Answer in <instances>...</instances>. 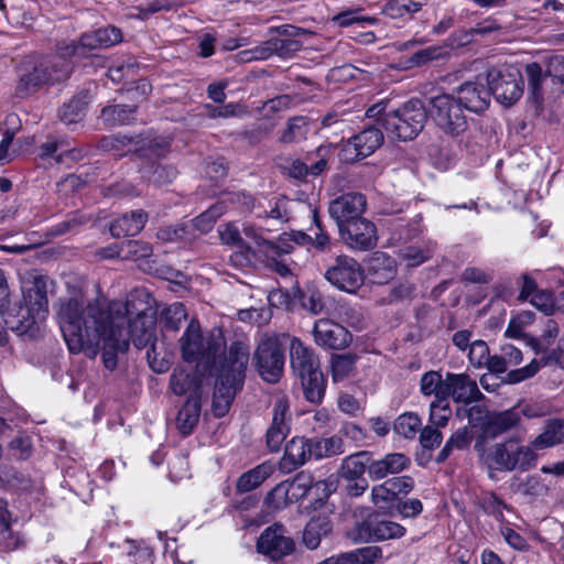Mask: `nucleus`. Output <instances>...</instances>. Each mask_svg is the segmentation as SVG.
Listing matches in <instances>:
<instances>
[{
	"label": "nucleus",
	"mask_w": 564,
	"mask_h": 564,
	"mask_svg": "<svg viewBox=\"0 0 564 564\" xmlns=\"http://www.w3.org/2000/svg\"><path fill=\"white\" fill-rule=\"evenodd\" d=\"M420 391L424 397H434V400H445V378L440 371L424 372L420 380Z\"/></svg>",
	"instance_id": "nucleus-43"
},
{
	"label": "nucleus",
	"mask_w": 564,
	"mask_h": 564,
	"mask_svg": "<svg viewBox=\"0 0 564 564\" xmlns=\"http://www.w3.org/2000/svg\"><path fill=\"white\" fill-rule=\"evenodd\" d=\"M368 274L376 284H386L395 275V261L384 252H375L368 262Z\"/></svg>",
	"instance_id": "nucleus-30"
},
{
	"label": "nucleus",
	"mask_w": 564,
	"mask_h": 564,
	"mask_svg": "<svg viewBox=\"0 0 564 564\" xmlns=\"http://www.w3.org/2000/svg\"><path fill=\"white\" fill-rule=\"evenodd\" d=\"M541 355L542 356L540 359H533L527 366L509 371L505 382L509 384H516L534 377L542 367L554 366V364L551 361V356L547 352V349Z\"/></svg>",
	"instance_id": "nucleus-40"
},
{
	"label": "nucleus",
	"mask_w": 564,
	"mask_h": 564,
	"mask_svg": "<svg viewBox=\"0 0 564 564\" xmlns=\"http://www.w3.org/2000/svg\"><path fill=\"white\" fill-rule=\"evenodd\" d=\"M529 94L534 102L540 105L543 100L542 83L544 79L543 69L538 63H530L525 66Z\"/></svg>",
	"instance_id": "nucleus-52"
},
{
	"label": "nucleus",
	"mask_w": 564,
	"mask_h": 564,
	"mask_svg": "<svg viewBox=\"0 0 564 564\" xmlns=\"http://www.w3.org/2000/svg\"><path fill=\"white\" fill-rule=\"evenodd\" d=\"M312 457L310 438L293 437L285 445L281 466L283 469L291 471L304 465Z\"/></svg>",
	"instance_id": "nucleus-26"
},
{
	"label": "nucleus",
	"mask_w": 564,
	"mask_h": 564,
	"mask_svg": "<svg viewBox=\"0 0 564 564\" xmlns=\"http://www.w3.org/2000/svg\"><path fill=\"white\" fill-rule=\"evenodd\" d=\"M356 355L340 354L332 356V377L335 382L346 379L354 370Z\"/></svg>",
	"instance_id": "nucleus-53"
},
{
	"label": "nucleus",
	"mask_w": 564,
	"mask_h": 564,
	"mask_svg": "<svg viewBox=\"0 0 564 564\" xmlns=\"http://www.w3.org/2000/svg\"><path fill=\"white\" fill-rule=\"evenodd\" d=\"M128 333L127 338L131 339L135 348H147V358L153 371L161 373L169 369V362L160 358L161 352L158 351L154 316L129 319Z\"/></svg>",
	"instance_id": "nucleus-9"
},
{
	"label": "nucleus",
	"mask_w": 564,
	"mask_h": 564,
	"mask_svg": "<svg viewBox=\"0 0 564 564\" xmlns=\"http://www.w3.org/2000/svg\"><path fill=\"white\" fill-rule=\"evenodd\" d=\"M148 294L143 291L131 292L126 302H110L105 304L99 300H93L91 302H98L102 310L109 314V321H115L121 328H123L124 317L141 318L143 316H154L150 303L147 301ZM86 302H89L86 300Z\"/></svg>",
	"instance_id": "nucleus-13"
},
{
	"label": "nucleus",
	"mask_w": 564,
	"mask_h": 564,
	"mask_svg": "<svg viewBox=\"0 0 564 564\" xmlns=\"http://www.w3.org/2000/svg\"><path fill=\"white\" fill-rule=\"evenodd\" d=\"M473 441V434L468 430V427L464 426L456 430L449 438L446 441L443 448L440 451L437 456L435 457V462L437 464L444 463L454 451H464L467 449Z\"/></svg>",
	"instance_id": "nucleus-38"
},
{
	"label": "nucleus",
	"mask_w": 564,
	"mask_h": 564,
	"mask_svg": "<svg viewBox=\"0 0 564 564\" xmlns=\"http://www.w3.org/2000/svg\"><path fill=\"white\" fill-rule=\"evenodd\" d=\"M411 464L410 458L402 453H390L378 460H371L369 466V478L380 480L390 474H399Z\"/></svg>",
	"instance_id": "nucleus-28"
},
{
	"label": "nucleus",
	"mask_w": 564,
	"mask_h": 564,
	"mask_svg": "<svg viewBox=\"0 0 564 564\" xmlns=\"http://www.w3.org/2000/svg\"><path fill=\"white\" fill-rule=\"evenodd\" d=\"M102 48L96 31L84 33L77 43L69 47V54L78 57L88 56L87 52L93 50Z\"/></svg>",
	"instance_id": "nucleus-60"
},
{
	"label": "nucleus",
	"mask_w": 564,
	"mask_h": 564,
	"mask_svg": "<svg viewBox=\"0 0 564 564\" xmlns=\"http://www.w3.org/2000/svg\"><path fill=\"white\" fill-rule=\"evenodd\" d=\"M133 151H135L140 158L147 160V162H154V159L164 158L170 151V144L167 141L163 139H153L147 142H140L134 145Z\"/></svg>",
	"instance_id": "nucleus-48"
},
{
	"label": "nucleus",
	"mask_w": 564,
	"mask_h": 564,
	"mask_svg": "<svg viewBox=\"0 0 564 564\" xmlns=\"http://www.w3.org/2000/svg\"><path fill=\"white\" fill-rule=\"evenodd\" d=\"M284 348L275 337L262 338L253 354L259 376L269 383H276L284 369Z\"/></svg>",
	"instance_id": "nucleus-10"
},
{
	"label": "nucleus",
	"mask_w": 564,
	"mask_h": 564,
	"mask_svg": "<svg viewBox=\"0 0 564 564\" xmlns=\"http://www.w3.org/2000/svg\"><path fill=\"white\" fill-rule=\"evenodd\" d=\"M485 78L477 76L474 82H465L455 89V97L463 107L471 112L480 113L490 105L491 91L489 86H485Z\"/></svg>",
	"instance_id": "nucleus-20"
},
{
	"label": "nucleus",
	"mask_w": 564,
	"mask_h": 564,
	"mask_svg": "<svg viewBox=\"0 0 564 564\" xmlns=\"http://www.w3.org/2000/svg\"><path fill=\"white\" fill-rule=\"evenodd\" d=\"M447 51L443 46H429L413 53L409 59V67H420L432 61L446 57Z\"/></svg>",
	"instance_id": "nucleus-58"
},
{
	"label": "nucleus",
	"mask_w": 564,
	"mask_h": 564,
	"mask_svg": "<svg viewBox=\"0 0 564 564\" xmlns=\"http://www.w3.org/2000/svg\"><path fill=\"white\" fill-rule=\"evenodd\" d=\"M490 356L489 347L484 340H475L469 346L468 359L473 367L481 369Z\"/></svg>",
	"instance_id": "nucleus-64"
},
{
	"label": "nucleus",
	"mask_w": 564,
	"mask_h": 564,
	"mask_svg": "<svg viewBox=\"0 0 564 564\" xmlns=\"http://www.w3.org/2000/svg\"><path fill=\"white\" fill-rule=\"evenodd\" d=\"M427 110L419 99H411L402 107L382 117V128L388 135L400 141L413 140L423 130Z\"/></svg>",
	"instance_id": "nucleus-4"
},
{
	"label": "nucleus",
	"mask_w": 564,
	"mask_h": 564,
	"mask_svg": "<svg viewBox=\"0 0 564 564\" xmlns=\"http://www.w3.org/2000/svg\"><path fill=\"white\" fill-rule=\"evenodd\" d=\"M284 481L293 503L306 497L314 484L313 477L305 473H299L294 478Z\"/></svg>",
	"instance_id": "nucleus-51"
},
{
	"label": "nucleus",
	"mask_w": 564,
	"mask_h": 564,
	"mask_svg": "<svg viewBox=\"0 0 564 564\" xmlns=\"http://www.w3.org/2000/svg\"><path fill=\"white\" fill-rule=\"evenodd\" d=\"M404 534V527L394 521L380 520L375 512L369 513L361 520L355 521L346 532L347 539L354 544L399 539Z\"/></svg>",
	"instance_id": "nucleus-7"
},
{
	"label": "nucleus",
	"mask_w": 564,
	"mask_h": 564,
	"mask_svg": "<svg viewBox=\"0 0 564 564\" xmlns=\"http://www.w3.org/2000/svg\"><path fill=\"white\" fill-rule=\"evenodd\" d=\"M383 142L380 128L369 127L351 137L341 148V160L355 162L371 155Z\"/></svg>",
	"instance_id": "nucleus-14"
},
{
	"label": "nucleus",
	"mask_w": 564,
	"mask_h": 564,
	"mask_svg": "<svg viewBox=\"0 0 564 564\" xmlns=\"http://www.w3.org/2000/svg\"><path fill=\"white\" fill-rule=\"evenodd\" d=\"M367 202L361 193H345L328 205V214L336 221L338 229L350 221L362 218Z\"/></svg>",
	"instance_id": "nucleus-15"
},
{
	"label": "nucleus",
	"mask_w": 564,
	"mask_h": 564,
	"mask_svg": "<svg viewBox=\"0 0 564 564\" xmlns=\"http://www.w3.org/2000/svg\"><path fill=\"white\" fill-rule=\"evenodd\" d=\"M56 318L72 354L84 352L94 358L102 345V361L109 370L116 369L118 352H126L129 348L124 329L109 321V314L98 302H86L80 289H69L65 296L59 297Z\"/></svg>",
	"instance_id": "nucleus-1"
},
{
	"label": "nucleus",
	"mask_w": 564,
	"mask_h": 564,
	"mask_svg": "<svg viewBox=\"0 0 564 564\" xmlns=\"http://www.w3.org/2000/svg\"><path fill=\"white\" fill-rule=\"evenodd\" d=\"M138 143L139 141L134 138L118 133L102 137L98 141V148L117 156H122L133 151Z\"/></svg>",
	"instance_id": "nucleus-41"
},
{
	"label": "nucleus",
	"mask_w": 564,
	"mask_h": 564,
	"mask_svg": "<svg viewBox=\"0 0 564 564\" xmlns=\"http://www.w3.org/2000/svg\"><path fill=\"white\" fill-rule=\"evenodd\" d=\"M289 420V402L285 398H279L274 402L272 422L265 434L267 445L271 452H279L290 433Z\"/></svg>",
	"instance_id": "nucleus-21"
},
{
	"label": "nucleus",
	"mask_w": 564,
	"mask_h": 564,
	"mask_svg": "<svg viewBox=\"0 0 564 564\" xmlns=\"http://www.w3.org/2000/svg\"><path fill=\"white\" fill-rule=\"evenodd\" d=\"M257 549L271 560L278 561L293 553L295 543L290 536L285 535V529L282 524L274 523L261 533L257 542Z\"/></svg>",
	"instance_id": "nucleus-16"
},
{
	"label": "nucleus",
	"mask_w": 564,
	"mask_h": 564,
	"mask_svg": "<svg viewBox=\"0 0 564 564\" xmlns=\"http://www.w3.org/2000/svg\"><path fill=\"white\" fill-rule=\"evenodd\" d=\"M182 357L186 362L196 364L203 372L210 371L216 359L225 348V338L220 330L203 336L200 325L193 319L180 338Z\"/></svg>",
	"instance_id": "nucleus-2"
},
{
	"label": "nucleus",
	"mask_w": 564,
	"mask_h": 564,
	"mask_svg": "<svg viewBox=\"0 0 564 564\" xmlns=\"http://www.w3.org/2000/svg\"><path fill=\"white\" fill-rule=\"evenodd\" d=\"M522 421V412L518 409H509L500 412H491L485 424V434L482 444L486 438H496L505 433L516 430Z\"/></svg>",
	"instance_id": "nucleus-23"
},
{
	"label": "nucleus",
	"mask_w": 564,
	"mask_h": 564,
	"mask_svg": "<svg viewBox=\"0 0 564 564\" xmlns=\"http://www.w3.org/2000/svg\"><path fill=\"white\" fill-rule=\"evenodd\" d=\"M217 378L225 383L242 388L249 364V348L240 341H234L227 350H223Z\"/></svg>",
	"instance_id": "nucleus-11"
},
{
	"label": "nucleus",
	"mask_w": 564,
	"mask_h": 564,
	"mask_svg": "<svg viewBox=\"0 0 564 564\" xmlns=\"http://www.w3.org/2000/svg\"><path fill=\"white\" fill-rule=\"evenodd\" d=\"M381 557L382 549L377 545L364 546L341 553V562L345 564H375Z\"/></svg>",
	"instance_id": "nucleus-45"
},
{
	"label": "nucleus",
	"mask_w": 564,
	"mask_h": 564,
	"mask_svg": "<svg viewBox=\"0 0 564 564\" xmlns=\"http://www.w3.org/2000/svg\"><path fill=\"white\" fill-rule=\"evenodd\" d=\"M313 225L316 227L314 236H311L312 247L319 252L330 251L333 242L332 239L323 225L317 209L313 210Z\"/></svg>",
	"instance_id": "nucleus-59"
},
{
	"label": "nucleus",
	"mask_w": 564,
	"mask_h": 564,
	"mask_svg": "<svg viewBox=\"0 0 564 564\" xmlns=\"http://www.w3.org/2000/svg\"><path fill=\"white\" fill-rule=\"evenodd\" d=\"M87 102L85 97H74L59 111V119L66 124L78 122L85 116Z\"/></svg>",
	"instance_id": "nucleus-55"
},
{
	"label": "nucleus",
	"mask_w": 564,
	"mask_h": 564,
	"mask_svg": "<svg viewBox=\"0 0 564 564\" xmlns=\"http://www.w3.org/2000/svg\"><path fill=\"white\" fill-rule=\"evenodd\" d=\"M485 80L496 100L503 105H512L523 94V80L519 68L501 65L487 70Z\"/></svg>",
	"instance_id": "nucleus-8"
},
{
	"label": "nucleus",
	"mask_w": 564,
	"mask_h": 564,
	"mask_svg": "<svg viewBox=\"0 0 564 564\" xmlns=\"http://www.w3.org/2000/svg\"><path fill=\"white\" fill-rule=\"evenodd\" d=\"M485 455L488 465L497 470L525 471L535 466L536 454L533 447L523 445L519 436H511L503 442L496 443Z\"/></svg>",
	"instance_id": "nucleus-5"
},
{
	"label": "nucleus",
	"mask_w": 564,
	"mask_h": 564,
	"mask_svg": "<svg viewBox=\"0 0 564 564\" xmlns=\"http://www.w3.org/2000/svg\"><path fill=\"white\" fill-rule=\"evenodd\" d=\"M142 176L154 185L162 186L173 182L177 171L173 165L145 162L141 167Z\"/></svg>",
	"instance_id": "nucleus-37"
},
{
	"label": "nucleus",
	"mask_w": 564,
	"mask_h": 564,
	"mask_svg": "<svg viewBox=\"0 0 564 564\" xmlns=\"http://www.w3.org/2000/svg\"><path fill=\"white\" fill-rule=\"evenodd\" d=\"M148 214L141 209L123 214L110 224V234L113 238L135 236L145 226Z\"/></svg>",
	"instance_id": "nucleus-29"
},
{
	"label": "nucleus",
	"mask_w": 564,
	"mask_h": 564,
	"mask_svg": "<svg viewBox=\"0 0 564 564\" xmlns=\"http://www.w3.org/2000/svg\"><path fill=\"white\" fill-rule=\"evenodd\" d=\"M273 473L269 463H262L252 469L241 474L237 479L236 489L238 492H249L257 489Z\"/></svg>",
	"instance_id": "nucleus-34"
},
{
	"label": "nucleus",
	"mask_w": 564,
	"mask_h": 564,
	"mask_svg": "<svg viewBox=\"0 0 564 564\" xmlns=\"http://www.w3.org/2000/svg\"><path fill=\"white\" fill-rule=\"evenodd\" d=\"M69 73L70 64L63 57H28L21 63L15 93L19 97H26L43 85L65 80Z\"/></svg>",
	"instance_id": "nucleus-3"
},
{
	"label": "nucleus",
	"mask_w": 564,
	"mask_h": 564,
	"mask_svg": "<svg viewBox=\"0 0 564 564\" xmlns=\"http://www.w3.org/2000/svg\"><path fill=\"white\" fill-rule=\"evenodd\" d=\"M121 259L137 261L152 256V246L142 240H126L121 242Z\"/></svg>",
	"instance_id": "nucleus-54"
},
{
	"label": "nucleus",
	"mask_w": 564,
	"mask_h": 564,
	"mask_svg": "<svg viewBox=\"0 0 564 564\" xmlns=\"http://www.w3.org/2000/svg\"><path fill=\"white\" fill-rule=\"evenodd\" d=\"M6 326L15 332L18 335L36 336L40 330V324L44 321V316L35 314V312L20 307L15 315H2Z\"/></svg>",
	"instance_id": "nucleus-27"
},
{
	"label": "nucleus",
	"mask_w": 564,
	"mask_h": 564,
	"mask_svg": "<svg viewBox=\"0 0 564 564\" xmlns=\"http://www.w3.org/2000/svg\"><path fill=\"white\" fill-rule=\"evenodd\" d=\"M274 53L279 57L289 58L302 50L303 44L292 36L279 35L273 37Z\"/></svg>",
	"instance_id": "nucleus-61"
},
{
	"label": "nucleus",
	"mask_w": 564,
	"mask_h": 564,
	"mask_svg": "<svg viewBox=\"0 0 564 564\" xmlns=\"http://www.w3.org/2000/svg\"><path fill=\"white\" fill-rule=\"evenodd\" d=\"M135 110V106L129 105L106 106L101 109L100 118L109 128L129 124L134 119Z\"/></svg>",
	"instance_id": "nucleus-39"
},
{
	"label": "nucleus",
	"mask_w": 564,
	"mask_h": 564,
	"mask_svg": "<svg viewBox=\"0 0 564 564\" xmlns=\"http://www.w3.org/2000/svg\"><path fill=\"white\" fill-rule=\"evenodd\" d=\"M421 419L416 413L405 412L395 419L393 430L397 434L413 440L417 432L421 431Z\"/></svg>",
	"instance_id": "nucleus-50"
},
{
	"label": "nucleus",
	"mask_w": 564,
	"mask_h": 564,
	"mask_svg": "<svg viewBox=\"0 0 564 564\" xmlns=\"http://www.w3.org/2000/svg\"><path fill=\"white\" fill-rule=\"evenodd\" d=\"M186 317L187 313L185 305L176 302L162 311L161 323L165 330L177 332Z\"/></svg>",
	"instance_id": "nucleus-47"
},
{
	"label": "nucleus",
	"mask_w": 564,
	"mask_h": 564,
	"mask_svg": "<svg viewBox=\"0 0 564 564\" xmlns=\"http://www.w3.org/2000/svg\"><path fill=\"white\" fill-rule=\"evenodd\" d=\"M338 230L343 241L350 249L366 251L375 248L377 245L376 226L364 217L348 223Z\"/></svg>",
	"instance_id": "nucleus-17"
},
{
	"label": "nucleus",
	"mask_w": 564,
	"mask_h": 564,
	"mask_svg": "<svg viewBox=\"0 0 564 564\" xmlns=\"http://www.w3.org/2000/svg\"><path fill=\"white\" fill-rule=\"evenodd\" d=\"M156 238L162 242H191L195 239V235L191 232V226L181 223L160 227L156 231Z\"/></svg>",
	"instance_id": "nucleus-46"
},
{
	"label": "nucleus",
	"mask_w": 564,
	"mask_h": 564,
	"mask_svg": "<svg viewBox=\"0 0 564 564\" xmlns=\"http://www.w3.org/2000/svg\"><path fill=\"white\" fill-rule=\"evenodd\" d=\"M308 131L306 117H293L289 119L286 128L282 131L279 140L282 143H293L305 139Z\"/></svg>",
	"instance_id": "nucleus-49"
},
{
	"label": "nucleus",
	"mask_w": 564,
	"mask_h": 564,
	"mask_svg": "<svg viewBox=\"0 0 564 564\" xmlns=\"http://www.w3.org/2000/svg\"><path fill=\"white\" fill-rule=\"evenodd\" d=\"M200 416V399L196 395L187 398L176 416V427L183 435H189Z\"/></svg>",
	"instance_id": "nucleus-33"
},
{
	"label": "nucleus",
	"mask_w": 564,
	"mask_h": 564,
	"mask_svg": "<svg viewBox=\"0 0 564 564\" xmlns=\"http://www.w3.org/2000/svg\"><path fill=\"white\" fill-rule=\"evenodd\" d=\"M563 429L564 420H547L544 426V431L532 442V447L542 449L560 444L561 431Z\"/></svg>",
	"instance_id": "nucleus-44"
},
{
	"label": "nucleus",
	"mask_w": 564,
	"mask_h": 564,
	"mask_svg": "<svg viewBox=\"0 0 564 564\" xmlns=\"http://www.w3.org/2000/svg\"><path fill=\"white\" fill-rule=\"evenodd\" d=\"M452 416V408L449 401L433 400L430 403V417L431 426L436 429L445 427Z\"/></svg>",
	"instance_id": "nucleus-57"
},
{
	"label": "nucleus",
	"mask_w": 564,
	"mask_h": 564,
	"mask_svg": "<svg viewBox=\"0 0 564 564\" xmlns=\"http://www.w3.org/2000/svg\"><path fill=\"white\" fill-rule=\"evenodd\" d=\"M289 495L285 481H281L267 494L264 503L270 511L282 510L293 503Z\"/></svg>",
	"instance_id": "nucleus-56"
},
{
	"label": "nucleus",
	"mask_w": 564,
	"mask_h": 564,
	"mask_svg": "<svg viewBox=\"0 0 564 564\" xmlns=\"http://www.w3.org/2000/svg\"><path fill=\"white\" fill-rule=\"evenodd\" d=\"M371 465L370 453L361 451L345 457L338 469L340 479L364 478L365 473L369 474V466Z\"/></svg>",
	"instance_id": "nucleus-31"
},
{
	"label": "nucleus",
	"mask_w": 564,
	"mask_h": 564,
	"mask_svg": "<svg viewBox=\"0 0 564 564\" xmlns=\"http://www.w3.org/2000/svg\"><path fill=\"white\" fill-rule=\"evenodd\" d=\"M313 336L318 346L334 350L345 349L352 340V336L347 328L328 318H321L315 322Z\"/></svg>",
	"instance_id": "nucleus-19"
},
{
	"label": "nucleus",
	"mask_w": 564,
	"mask_h": 564,
	"mask_svg": "<svg viewBox=\"0 0 564 564\" xmlns=\"http://www.w3.org/2000/svg\"><path fill=\"white\" fill-rule=\"evenodd\" d=\"M464 110L454 94H442L431 98L427 113L440 130L455 138L468 129V119Z\"/></svg>",
	"instance_id": "nucleus-6"
},
{
	"label": "nucleus",
	"mask_w": 564,
	"mask_h": 564,
	"mask_svg": "<svg viewBox=\"0 0 564 564\" xmlns=\"http://www.w3.org/2000/svg\"><path fill=\"white\" fill-rule=\"evenodd\" d=\"M452 398L456 403L470 404L482 400L485 397L478 388L476 380L467 373L446 372L445 400Z\"/></svg>",
	"instance_id": "nucleus-18"
},
{
	"label": "nucleus",
	"mask_w": 564,
	"mask_h": 564,
	"mask_svg": "<svg viewBox=\"0 0 564 564\" xmlns=\"http://www.w3.org/2000/svg\"><path fill=\"white\" fill-rule=\"evenodd\" d=\"M170 387L174 394L188 398L196 395L202 398V378L195 371H188L182 367L175 368L170 377Z\"/></svg>",
	"instance_id": "nucleus-25"
},
{
	"label": "nucleus",
	"mask_w": 564,
	"mask_h": 564,
	"mask_svg": "<svg viewBox=\"0 0 564 564\" xmlns=\"http://www.w3.org/2000/svg\"><path fill=\"white\" fill-rule=\"evenodd\" d=\"M433 251L430 248L422 249L416 246H408L400 250V257L406 262L408 267H417L432 257Z\"/></svg>",
	"instance_id": "nucleus-62"
},
{
	"label": "nucleus",
	"mask_w": 564,
	"mask_h": 564,
	"mask_svg": "<svg viewBox=\"0 0 564 564\" xmlns=\"http://www.w3.org/2000/svg\"><path fill=\"white\" fill-rule=\"evenodd\" d=\"M22 293L23 305L21 307L46 317L48 312L46 279L42 275L35 276L31 283L23 286Z\"/></svg>",
	"instance_id": "nucleus-22"
},
{
	"label": "nucleus",
	"mask_w": 564,
	"mask_h": 564,
	"mask_svg": "<svg viewBox=\"0 0 564 564\" xmlns=\"http://www.w3.org/2000/svg\"><path fill=\"white\" fill-rule=\"evenodd\" d=\"M456 414L462 417H467L468 423L473 427H479L481 430V434L478 436L475 449L478 453L485 452V446L482 444V437L485 434V424L488 420V417L491 415V412H489L485 406L475 404L469 408L465 409H457Z\"/></svg>",
	"instance_id": "nucleus-36"
},
{
	"label": "nucleus",
	"mask_w": 564,
	"mask_h": 564,
	"mask_svg": "<svg viewBox=\"0 0 564 564\" xmlns=\"http://www.w3.org/2000/svg\"><path fill=\"white\" fill-rule=\"evenodd\" d=\"M218 216L219 213L217 212L216 207H212L186 224L187 226H191V232L193 235H195V231L206 234L212 230Z\"/></svg>",
	"instance_id": "nucleus-63"
},
{
	"label": "nucleus",
	"mask_w": 564,
	"mask_h": 564,
	"mask_svg": "<svg viewBox=\"0 0 564 564\" xmlns=\"http://www.w3.org/2000/svg\"><path fill=\"white\" fill-rule=\"evenodd\" d=\"M312 455L316 459L332 457L344 453V442L339 436L310 438Z\"/></svg>",
	"instance_id": "nucleus-42"
},
{
	"label": "nucleus",
	"mask_w": 564,
	"mask_h": 564,
	"mask_svg": "<svg viewBox=\"0 0 564 564\" xmlns=\"http://www.w3.org/2000/svg\"><path fill=\"white\" fill-rule=\"evenodd\" d=\"M301 379L305 399L314 404H319L325 395L326 381L322 370H316L299 377Z\"/></svg>",
	"instance_id": "nucleus-35"
},
{
	"label": "nucleus",
	"mask_w": 564,
	"mask_h": 564,
	"mask_svg": "<svg viewBox=\"0 0 564 564\" xmlns=\"http://www.w3.org/2000/svg\"><path fill=\"white\" fill-rule=\"evenodd\" d=\"M241 389L242 388L240 387H236L228 382L225 383L224 381L216 379L212 401V411L214 415L217 417L225 416L228 413L237 392Z\"/></svg>",
	"instance_id": "nucleus-32"
},
{
	"label": "nucleus",
	"mask_w": 564,
	"mask_h": 564,
	"mask_svg": "<svg viewBox=\"0 0 564 564\" xmlns=\"http://www.w3.org/2000/svg\"><path fill=\"white\" fill-rule=\"evenodd\" d=\"M324 276L332 285L348 293L356 292L365 280L361 265L348 256H338Z\"/></svg>",
	"instance_id": "nucleus-12"
},
{
	"label": "nucleus",
	"mask_w": 564,
	"mask_h": 564,
	"mask_svg": "<svg viewBox=\"0 0 564 564\" xmlns=\"http://www.w3.org/2000/svg\"><path fill=\"white\" fill-rule=\"evenodd\" d=\"M291 367L300 377L319 370V359L314 350L305 346L299 338H293L290 345Z\"/></svg>",
	"instance_id": "nucleus-24"
}]
</instances>
